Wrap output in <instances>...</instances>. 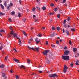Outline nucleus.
Wrapping results in <instances>:
<instances>
[{"instance_id": "obj_51", "label": "nucleus", "mask_w": 79, "mask_h": 79, "mask_svg": "<svg viewBox=\"0 0 79 79\" xmlns=\"http://www.w3.org/2000/svg\"><path fill=\"white\" fill-rule=\"evenodd\" d=\"M31 49H32V50H34V51H35L36 50L34 48H32Z\"/></svg>"}, {"instance_id": "obj_50", "label": "nucleus", "mask_w": 79, "mask_h": 79, "mask_svg": "<svg viewBox=\"0 0 79 79\" xmlns=\"http://www.w3.org/2000/svg\"><path fill=\"white\" fill-rule=\"evenodd\" d=\"M69 44H70V45H71V44H72V42H71V41H70V40H69Z\"/></svg>"}, {"instance_id": "obj_43", "label": "nucleus", "mask_w": 79, "mask_h": 79, "mask_svg": "<svg viewBox=\"0 0 79 79\" xmlns=\"http://www.w3.org/2000/svg\"><path fill=\"white\" fill-rule=\"evenodd\" d=\"M57 31H59L60 30V27H57Z\"/></svg>"}, {"instance_id": "obj_2", "label": "nucleus", "mask_w": 79, "mask_h": 79, "mask_svg": "<svg viewBox=\"0 0 79 79\" xmlns=\"http://www.w3.org/2000/svg\"><path fill=\"white\" fill-rule=\"evenodd\" d=\"M50 77H58V75L56 74H51L48 75Z\"/></svg>"}, {"instance_id": "obj_63", "label": "nucleus", "mask_w": 79, "mask_h": 79, "mask_svg": "<svg viewBox=\"0 0 79 79\" xmlns=\"http://www.w3.org/2000/svg\"><path fill=\"white\" fill-rule=\"evenodd\" d=\"M11 36L10 35H8V37H11Z\"/></svg>"}, {"instance_id": "obj_27", "label": "nucleus", "mask_w": 79, "mask_h": 79, "mask_svg": "<svg viewBox=\"0 0 79 79\" xmlns=\"http://www.w3.org/2000/svg\"><path fill=\"white\" fill-rule=\"evenodd\" d=\"M63 71H64V73H66V71H67V70L66 69H64L63 70Z\"/></svg>"}, {"instance_id": "obj_53", "label": "nucleus", "mask_w": 79, "mask_h": 79, "mask_svg": "<svg viewBox=\"0 0 79 79\" xmlns=\"http://www.w3.org/2000/svg\"><path fill=\"white\" fill-rule=\"evenodd\" d=\"M75 64L77 65V66H79V63L77 62H76L75 63Z\"/></svg>"}, {"instance_id": "obj_23", "label": "nucleus", "mask_w": 79, "mask_h": 79, "mask_svg": "<svg viewBox=\"0 0 79 79\" xmlns=\"http://www.w3.org/2000/svg\"><path fill=\"white\" fill-rule=\"evenodd\" d=\"M66 33L67 35H69V31H67L66 32Z\"/></svg>"}, {"instance_id": "obj_6", "label": "nucleus", "mask_w": 79, "mask_h": 79, "mask_svg": "<svg viewBox=\"0 0 79 79\" xmlns=\"http://www.w3.org/2000/svg\"><path fill=\"white\" fill-rule=\"evenodd\" d=\"M35 42H36V44H39V43L40 42V40H38V38H35Z\"/></svg>"}, {"instance_id": "obj_57", "label": "nucleus", "mask_w": 79, "mask_h": 79, "mask_svg": "<svg viewBox=\"0 0 79 79\" xmlns=\"http://www.w3.org/2000/svg\"><path fill=\"white\" fill-rule=\"evenodd\" d=\"M28 48L30 50H31V47H29V46H28Z\"/></svg>"}, {"instance_id": "obj_37", "label": "nucleus", "mask_w": 79, "mask_h": 79, "mask_svg": "<svg viewBox=\"0 0 79 79\" xmlns=\"http://www.w3.org/2000/svg\"><path fill=\"white\" fill-rule=\"evenodd\" d=\"M36 9V8H35V7H34L33 8V9H32L33 11H34Z\"/></svg>"}, {"instance_id": "obj_41", "label": "nucleus", "mask_w": 79, "mask_h": 79, "mask_svg": "<svg viewBox=\"0 0 79 79\" xmlns=\"http://www.w3.org/2000/svg\"><path fill=\"white\" fill-rule=\"evenodd\" d=\"M66 23V20H64V22H63V24H65Z\"/></svg>"}, {"instance_id": "obj_22", "label": "nucleus", "mask_w": 79, "mask_h": 79, "mask_svg": "<svg viewBox=\"0 0 79 79\" xmlns=\"http://www.w3.org/2000/svg\"><path fill=\"white\" fill-rule=\"evenodd\" d=\"M13 37H17V34L16 33H14L13 35Z\"/></svg>"}, {"instance_id": "obj_56", "label": "nucleus", "mask_w": 79, "mask_h": 79, "mask_svg": "<svg viewBox=\"0 0 79 79\" xmlns=\"http://www.w3.org/2000/svg\"><path fill=\"white\" fill-rule=\"evenodd\" d=\"M3 48V46H1V47H0V50H1Z\"/></svg>"}, {"instance_id": "obj_36", "label": "nucleus", "mask_w": 79, "mask_h": 79, "mask_svg": "<svg viewBox=\"0 0 79 79\" xmlns=\"http://www.w3.org/2000/svg\"><path fill=\"white\" fill-rule=\"evenodd\" d=\"M14 50H15L14 52L15 53H16V52H17V50H16V48H14Z\"/></svg>"}, {"instance_id": "obj_24", "label": "nucleus", "mask_w": 79, "mask_h": 79, "mask_svg": "<svg viewBox=\"0 0 79 79\" xmlns=\"http://www.w3.org/2000/svg\"><path fill=\"white\" fill-rule=\"evenodd\" d=\"M71 31H72L73 32H74V31H75V29L74 28H73V29H71Z\"/></svg>"}, {"instance_id": "obj_45", "label": "nucleus", "mask_w": 79, "mask_h": 79, "mask_svg": "<svg viewBox=\"0 0 79 79\" xmlns=\"http://www.w3.org/2000/svg\"><path fill=\"white\" fill-rule=\"evenodd\" d=\"M54 5H54V4H52V3L51 4V5H50V6H52V7L54 6Z\"/></svg>"}, {"instance_id": "obj_28", "label": "nucleus", "mask_w": 79, "mask_h": 79, "mask_svg": "<svg viewBox=\"0 0 79 79\" xmlns=\"http://www.w3.org/2000/svg\"><path fill=\"white\" fill-rule=\"evenodd\" d=\"M74 52H76L77 51V49L75 48H74L73 49Z\"/></svg>"}, {"instance_id": "obj_16", "label": "nucleus", "mask_w": 79, "mask_h": 79, "mask_svg": "<svg viewBox=\"0 0 79 79\" xmlns=\"http://www.w3.org/2000/svg\"><path fill=\"white\" fill-rule=\"evenodd\" d=\"M20 69H21V68H24V69H25V68H26V67H25V66H24V65H22L21 66V67H20Z\"/></svg>"}, {"instance_id": "obj_60", "label": "nucleus", "mask_w": 79, "mask_h": 79, "mask_svg": "<svg viewBox=\"0 0 79 79\" xmlns=\"http://www.w3.org/2000/svg\"><path fill=\"white\" fill-rule=\"evenodd\" d=\"M48 41H46V44L47 45H48Z\"/></svg>"}, {"instance_id": "obj_33", "label": "nucleus", "mask_w": 79, "mask_h": 79, "mask_svg": "<svg viewBox=\"0 0 79 79\" xmlns=\"http://www.w3.org/2000/svg\"><path fill=\"white\" fill-rule=\"evenodd\" d=\"M66 0H63V2H61V3H66Z\"/></svg>"}, {"instance_id": "obj_5", "label": "nucleus", "mask_w": 79, "mask_h": 79, "mask_svg": "<svg viewBox=\"0 0 79 79\" xmlns=\"http://www.w3.org/2000/svg\"><path fill=\"white\" fill-rule=\"evenodd\" d=\"M13 3H10L9 5L7 7V9H8V10H10V8H9V7H11V6H13Z\"/></svg>"}, {"instance_id": "obj_58", "label": "nucleus", "mask_w": 79, "mask_h": 79, "mask_svg": "<svg viewBox=\"0 0 79 79\" xmlns=\"http://www.w3.org/2000/svg\"><path fill=\"white\" fill-rule=\"evenodd\" d=\"M62 31L63 33H64V32H65V30H64V29H63Z\"/></svg>"}, {"instance_id": "obj_9", "label": "nucleus", "mask_w": 79, "mask_h": 79, "mask_svg": "<svg viewBox=\"0 0 79 79\" xmlns=\"http://www.w3.org/2000/svg\"><path fill=\"white\" fill-rule=\"evenodd\" d=\"M46 60H47V63L48 64H49V63H50V60H48V59L47 58H46Z\"/></svg>"}, {"instance_id": "obj_40", "label": "nucleus", "mask_w": 79, "mask_h": 79, "mask_svg": "<svg viewBox=\"0 0 79 79\" xmlns=\"http://www.w3.org/2000/svg\"><path fill=\"white\" fill-rule=\"evenodd\" d=\"M19 77L18 75H16V79H19Z\"/></svg>"}, {"instance_id": "obj_49", "label": "nucleus", "mask_w": 79, "mask_h": 79, "mask_svg": "<svg viewBox=\"0 0 79 79\" xmlns=\"http://www.w3.org/2000/svg\"><path fill=\"white\" fill-rule=\"evenodd\" d=\"M51 46L52 47H55V45L53 44H52Z\"/></svg>"}, {"instance_id": "obj_52", "label": "nucleus", "mask_w": 79, "mask_h": 79, "mask_svg": "<svg viewBox=\"0 0 79 79\" xmlns=\"http://www.w3.org/2000/svg\"><path fill=\"white\" fill-rule=\"evenodd\" d=\"M5 60H8V56H6L5 58Z\"/></svg>"}, {"instance_id": "obj_10", "label": "nucleus", "mask_w": 79, "mask_h": 79, "mask_svg": "<svg viewBox=\"0 0 79 79\" xmlns=\"http://www.w3.org/2000/svg\"><path fill=\"white\" fill-rule=\"evenodd\" d=\"M22 32L23 34L25 36H27V34H26V32H25L24 31H22Z\"/></svg>"}, {"instance_id": "obj_7", "label": "nucleus", "mask_w": 79, "mask_h": 79, "mask_svg": "<svg viewBox=\"0 0 79 79\" xmlns=\"http://www.w3.org/2000/svg\"><path fill=\"white\" fill-rule=\"evenodd\" d=\"M13 60L15 62H16V63H19V60L16 59H14Z\"/></svg>"}, {"instance_id": "obj_19", "label": "nucleus", "mask_w": 79, "mask_h": 79, "mask_svg": "<svg viewBox=\"0 0 79 79\" xmlns=\"http://www.w3.org/2000/svg\"><path fill=\"white\" fill-rule=\"evenodd\" d=\"M4 66H4V65H3V64L0 65V68H4Z\"/></svg>"}, {"instance_id": "obj_42", "label": "nucleus", "mask_w": 79, "mask_h": 79, "mask_svg": "<svg viewBox=\"0 0 79 79\" xmlns=\"http://www.w3.org/2000/svg\"><path fill=\"white\" fill-rule=\"evenodd\" d=\"M70 66H71V67H73L74 66V65H73V63H72L70 64Z\"/></svg>"}, {"instance_id": "obj_55", "label": "nucleus", "mask_w": 79, "mask_h": 79, "mask_svg": "<svg viewBox=\"0 0 79 79\" xmlns=\"http://www.w3.org/2000/svg\"><path fill=\"white\" fill-rule=\"evenodd\" d=\"M10 28L11 30V31L13 30V29H12V27L11 26H10Z\"/></svg>"}, {"instance_id": "obj_14", "label": "nucleus", "mask_w": 79, "mask_h": 79, "mask_svg": "<svg viewBox=\"0 0 79 79\" xmlns=\"http://www.w3.org/2000/svg\"><path fill=\"white\" fill-rule=\"evenodd\" d=\"M42 35V34L39 33L38 35L37 36L39 37H41Z\"/></svg>"}, {"instance_id": "obj_18", "label": "nucleus", "mask_w": 79, "mask_h": 79, "mask_svg": "<svg viewBox=\"0 0 79 79\" xmlns=\"http://www.w3.org/2000/svg\"><path fill=\"white\" fill-rule=\"evenodd\" d=\"M15 14V12L14 11H12L10 13V14L12 15H14Z\"/></svg>"}, {"instance_id": "obj_20", "label": "nucleus", "mask_w": 79, "mask_h": 79, "mask_svg": "<svg viewBox=\"0 0 79 79\" xmlns=\"http://www.w3.org/2000/svg\"><path fill=\"white\" fill-rule=\"evenodd\" d=\"M64 69H68V67H67L66 65H64Z\"/></svg>"}, {"instance_id": "obj_61", "label": "nucleus", "mask_w": 79, "mask_h": 79, "mask_svg": "<svg viewBox=\"0 0 79 79\" xmlns=\"http://www.w3.org/2000/svg\"><path fill=\"white\" fill-rule=\"evenodd\" d=\"M39 72L40 73H42V71H39Z\"/></svg>"}, {"instance_id": "obj_29", "label": "nucleus", "mask_w": 79, "mask_h": 79, "mask_svg": "<svg viewBox=\"0 0 79 79\" xmlns=\"http://www.w3.org/2000/svg\"><path fill=\"white\" fill-rule=\"evenodd\" d=\"M42 10H46V7H45V6H43L42 7Z\"/></svg>"}, {"instance_id": "obj_39", "label": "nucleus", "mask_w": 79, "mask_h": 79, "mask_svg": "<svg viewBox=\"0 0 79 79\" xmlns=\"http://www.w3.org/2000/svg\"><path fill=\"white\" fill-rule=\"evenodd\" d=\"M8 20L10 21V22H11L12 21V20H11V18H9L8 19Z\"/></svg>"}, {"instance_id": "obj_3", "label": "nucleus", "mask_w": 79, "mask_h": 79, "mask_svg": "<svg viewBox=\"0 0 79 79\" xmlns=\"http://www.w3.org/2000/svg\"><path fill=\"white\" fill-rule=\"evenodd\" d=\"M49 52V50H46L45 51L43 52V55H47V53H48Z\"/></svg>"}, {"instance_id": "obj_32", "label": "nucleus", "mask_w": 79, "mask_h": 79, "mask_svg": "<svg viewBox=\"0 0 79 79\" xmlns=\"http://www.w3.org/2000/svg\"><path fill=\"white\" fill-rule=\"evenodd\" d=\"M13 34H14V32H13V31L11 30V32H10V34L13 35Z\"/></svg>"}, {"instance_id": "obj_44", "label": "nucleus", "mask_w": 79, "mask_h": 79, "mask_svg": "<svg viewBox=\"0 0 79 79\" xmlns=\"http://www.w3.org/2000/svg\"><path fill=\"white\" fill-rule=\"evenodd\" d=\"M2 77H5V73H2Z\"/></svg>"}, {"instance_id": "obj_1", "label": "nucleus", "mask_w": 79, "mask_h": 79, "mask_svg": "<svg viewBox=\"0 0 79 79\" xmlns=\"http://www.w3.org/2000/svg\"><path fill=\"white\" fill-rule=\"evenodd\" d=\"M62 58L64 60H67L69 59V57L68 56H63Z\"/></svg>"}, {"instance_id": "obj_26", "label": "nucleus", "mask_w": 79, "mask_h": 79, "mask_svg": "<svg viewBox=\"0 0 79 79\" xmlns=\"http://www.w3.org/2000/svg\"><path fill=\"white\" fill-rule=\"evenodd\" d=\"M18 16L19 18H21V13H19L18 14Z\"/></svg>"}, {"instance_id": "obj_4", "label": "nucleus", "mask_w": 79, "mask_h": 79, "mask_svg": "<svg viewBox=\"0 0 79 79\" xmlns=\"http://www.w3.org/2000/svg\"><path fill=\"white\" fill-rule=\"evenodd\" d=\"M70 52H69V51L68 50H66L64 52V54L65 55H68L69 53H70Z\"/></svg>"}, {"instance_id": "obj_25", "label": "nucleus", "mask_w": 79, "mask_h": 79, "mask_svg": "<svg viewBox=\"0 0 79 79\" xmlns=\"http://www.w3.org/2000/svg\"><path fill=\"white\" fill-rule=\"evenodd\" d=\"M54 12H50L49 13V15L50 16V15H54Z\"/></svg>"}, {"instance_id": "obj_64", "label": "nucleus", "mask_w": 79, "mask_h": 79, "mask_svg": "<svg viewBox=\"0 0 79 79\" xmlns=\"http://www.w3.org/2000/svg\"><path fill=\"white\" fill-rule=\"evenodd\" d=\"M38 21V19H35V22H37V21Z\"/></svg>"}, {"instance_id": "obj_12", "label": "nucleus", "mask_w": 79, "mask_h": 79, "mask_svg": "<svg viewBox=\"0 0 79 79\" xmlns=\"http://www.w3.org/2000/svg\"><path fill=\"white\" fill-rule=\"evenodd\" d=\"M31 62V60H29V59H28L27 60V63H28L29 64H30V63Z\"/></svg>"}, {"instance_id": "obj_30", "label": "nucleus", "mask_w": 79, "mask_h": 79, "mask_svg": "<svg viewBox=\"0 0 79 79\" xmlns=\"http://www.w3.org/2000/svg\"><path fill=\"white\" fill-rule=\"evenodd\" d=\"M57 17L58 18H60V14H57Z\"/></svg>"}, {"instance_id": "obj_15", "label": "nucleus", "mask_w": 79, "mask_h": 79, "mask_svg": "<svg viewBox=\"0 0 79 79\" xmlns=\"http://www.w3.org/2000/svg\"><path fill=\"white\" fill-rule=\"evenodd\" d=\"M5 14V13H2V12H0V15L1 16H4Z\"/></svg>"}, {"instance_id": "obj_13", "label": "nucleus", "mask_w": 79, "mask_h": 79, "mask_svg": "<svg viewBox=\"0 0 79 79\" xmlns=\"http://www.w3.org/2000/svg\"><path fill=\"white\" fill-rule=\"evenodd\" d=\"M18 43L20 45H22V43L21 42V40H19Z\"/></svg>"}, {"instance_id": "obj_38", "label": "nucleus", "mask_w": 79, "mask_h": 79, "mask_svg": "<svg viewBox=\"0 0 79 79\" xmlns=\"http://www.w3.org/2000/svg\"><path fill=\"white\" fill-rule=\"evenodd\" d=\"M39 47L37 48H36V50L37 52H38V51H39Z\"/></svg>"}, {"instance_id": "obj_21", "label": "nucleus", "mask_w": 79, "mask_h": 79, "mask_svg": "<svg viewBox=\"0 0 79 79\" xmlns=\"http://www.w3.org/2000/svg\"><path fill=\"white\" fill-rule=\"evenodd\" d=\"M0 32H5V30L3 29L1 30L0 31Z\"/></svg>"}, {"instance_id": "obj_31", "label": "nucleus", "mask_w": 79, "mask_h": 79, "mask_svg": "<svg viewBox=\"0 0 79 79\" xmlns=\"http://www.w3.org/2000/svg\"><path fill=\"white\" fill-rule=\"evenodd\" d=\"M54 11H55V12H56V11H58V9L56 8H55L54 9Z\"/></svg>"}, {"instance_id": "obj_11", "label": "nucleus", "mask_w": 79, "mask_h": 79, "mask_svg": "<svg viewBox=\"0 0 79 79\" xmlns=\"http://www.w3.org/2000/svg\"><path fill=\"white\" fill-rule=\"evenodd\" d=\"M55 35V33H53L51 35V37H54Z\"/></svg>"}, {"instance_id": "obj_17", "label": "nucleus", "mask_w": 79, "mask_h": 79, "mask_svg": "<svg viewBox=\"0 0 79 79\" xmlns=\"http://www.w3.org/2000/svg\"><path fill=\"white\" fill-rule=\"evenodd\" d=\"M0 5L1 6V8L2 9H4V6H3V5L2 4H0Z\"/></svg>"}, {"instance_id": "obj_35", "label": "nucleus", "mask_w": 79, "mask_h": 79, "mask_svg": "<svg viewBox=\"0 0 79 79\" xmlns=\"http://www.w3.org/2000/svg\"><path fill=\"white\" fill-rule=\"evenodd\" d=\"M36 8L38 10H39V11H40V8H39V6H36Z\"/></svg>"}, {"instance_id": "obj_34", "label": "nucleus", "mask_w": 79, "mask_h": 79, "mask_svg": "<svg viewBox=\"0 0 79 79\" xmlns=\"http://www.w3.org/2000/svg\"><path fill=\"white\" fill-rule=\"evenodd\" d=\"M26 21V18H23V22H25Z\"/></svg>"}, {"instance_id": "obj_48", "label": "nucleus", "mask_w": 79, "mask_h": 79, "mask_svg": "<svg viewBox=\"0 0 79 79\" xmlns=\"http://www.w3.org/2000/svg\"><path fill=\"white\" fill-rule=\"evenodd\" d=\"M64 27H65V28H66V27H67V25H66V24H64Z\"/></svg>"}, {"instance_id": "obj_8", "label": "nucleus", "mask_w": 79, "mask_h": 79, "mask_svg": "<svg viewBox=\"0 0 79 79\" xmlns=\"http://www.w3.org/2000/svg\"><path fill=\"white\" fill-rule=\"evenodd\" d=\"M4 5H5V7H6V6H7V2L5 1L4 2Z\"/></svg>"}, {"instance_id": "obj_59", "label": "nucleus", "mask_w": 79, "mask_h": 79, "mask_svg": "<svg viewBox=\"0 0 79 79\" xmlns=\"http://www.w3.org/2000/svg\"><path fill=\"white\" fill-rule=\"evenodd\" d=\"M59 41H56V43L57 44H59Z\"/></svg>"}, {"instance_id": "obj_54", "label": "nucleus", "mask_w": 79, "mask_h": 79, "mask_svg": "<svg viewBox=\"0 0 79 79\" xmlns=\"http://www.w3.org/2000/svg\"><path fill=\"white\" fill-rule=\"evenodd\" d=\"M70 20V18H69V17L67 19V20L69 21Z\"/></svg>"}, {"instance_id": "obj_62", "label": "nucleus", "mask_w": 79, "mask_h": 79, "mask_svg": "<svg viewBox=\"0 0 79 79\" xmlns=\"http://www.w3.org/2000/svg\"><path fill=\"white\" fill-rule=\"evenodd\" d=\"M67 26H68V27L69 28V27H71V25H68Z\"/></svg>"}, {"instance_id": "obj_47", "label": "nucleus", "mask_w": 79, "mask_h": 79, "mask_svg": "<svg viewBox=\"0 0 79 79\" xmlns=\"http://www.w3.org/2000/svg\"><path fill=\"white\" fill-rule=\"evenodd\" d=\"M52 30H53L54 31L55 29V28L54 27H52Z\"/></svg>"}, {"instance_id": "obj_46", "label": "nucleus", "mask_w": 79, "mask_h": 79, "mask_svg": "<svg viewBox=\"0 0 79 79\" xmlns=\"http://www.w3.org/2000/svg\"><path fill=\"white\" fill-rule=\"evenodd\" d=\"M67 48H67V47H66V46L64 47V50H67Z\"/></svg>"}]
</instances>
